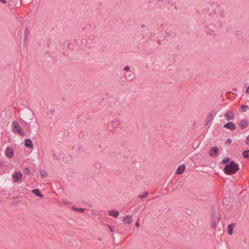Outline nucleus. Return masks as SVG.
Wrapping results in <instances>:
<instances>
[{"label": "nucleus", "instance_id": "obj_15", "mask_svg": "<svg viewBox=\"0 0 249 249\" xmlns=\"http://www.w3.org/2000/svg\"><path fill=\"white\" fill-rule=\"evenodd\" d=\"M166 37H174L176 36V33L174 31H173L171 30H166Z\"/></svg>", "mask_w": 249, "mask_h": 249}, {"label": "nucleus", "instance_id": "obj_37", "mask_svg": "<svg viewBox=\"0 0 249 249\" xmlns=\"http://www.w3.org/2000/svg\"><path fill=\"white\" fill-rule=\"evenodd\" d=\"M73 43H74V44H75V45H77V41H76V40H74L73 41Z\"/></svg>", "mask_w": 249, "mask_h": 249}, {"label": "nucleus", "instance_id": "obj_4", "mask_svg": "<svg viewBox=\"0 0 249 249\" xmlns=\"http://www.w3.org/2000/svg\"><path fill=\"white\" fill-rule=\"evenodd\" d=\"M22 174L20 171H15L12 175L13 182H17L20 180L22 178Z\"/></svg>", "mask_w": 249, "mask_h": 249}, {"label": "nucleus", "instance_id": "obj_11", "mask_svg": "<svg viewBox=\"0 0 249 249\" xmlns=\"http://www.w3.org/2000/svg\"><path fill=\"white\" fill-rule=\"evenodd\" d=\"M235 226V223H231L228 226L227 232L229 235H231L233 234V230Z\"/></svg>", "mask_w": 249, "mask_h": 249}, {"label": "nucleus", "instance_id": "obj_20", "mask_svg": "<svg viewBox=\"0 0 249 249\" xmlns=\"http://www.w3.org/2000/svg\"><path fill=\"white\" fill-rule=\"evenodd\" d=\"M47 173L44 170H40V176L42 178H44L47 177Z\"/></svg>", "mask_w": 249, "mask_h": 249}, {"label": "nucleus", "instance_id": "obj_24", "mask_svg": "<svg viewBox=\"0 0 249 249\" xmlns=\"http://www.w3.org/2000/svg\"><path fill=\"white\" fill-rule=\"evenodd\" d=\"M29 34V29L26 27L24 31V36H28V35Z\"/></svg>", "mask_w": 249, "mask_h": 249}, {"label": "nucleus", "instance_id": "obj_17", "mask_svg": "<svg viewBox=\"0 0 249 249\" xmlns=\"http://www.w3.org/2000/svg\"><path fill=\"white\" fill-rule=\"evenodd\" d=\"M125 78L127 80L131 81L134 78V74L133 72L130 71L126 74Z\"/></svg>", "mask_w": 249, "mask_h": 249}, {"label": "nucleus", "instance_id": "obj_3", "mask_svg": "<svg viewBox=\"0 0 249 249\" xmlns=\"http://www.w3.org/2000/svg\"><path fill=\"white\" fill-rule=\"evenodd\" d=\"M12 126L13 132H17L21 136H23L24 135V133L22 131L19 124L17 121H14L12 123Z\"/></svg>", "mask_w": 249, "mask_h": 249}, {"label": "nucleus", "instance_id": "obj_39", "mask_svg": "<svg viewBox=\"0 0 249 249\" xmlns=\"http://www.w3.org/2000/svg\"><path fill=\"white\" fill-rule=\"evenodd\" d=\"M232 212H233L232 211V210H231H231H230V213L231 214V215H232Z\"/></svg>", "mask_w": 249, "mask_h": 249}, {"label": "nucleus", "instance_id": "obj_22", "mask_svg": "<svg viewBox=\"0 0 249 249\" xmlns=\"http://www.w3.org/2000/svg\"><path fill=\"white\" fill-rule=\"evenodd\" d=\"M148 195V192L147 191H144L143 192V193L140 194L139 195V197L141 198H144L145 197H146V196H147Z\"/></svg>", "mask_w": 249, "mask_h": 249}, {"label": "nucleus", "instance_id": "obj_36", "mask_svg": "<svg viewBox=\"0 0 249 249\" xmlns=\"http://www.w3.org/2000/svg\"><path fill=\"white\" fill-rule=\"evenodd\" d=\"M0 1L4 4H5L6 3V1L5 0H0Z\"/></svg>", "mask_w": 249, "mask_h": 249}, {"label": "nucleus", "instance_id": "obj_19", "mask_svg": "<svg viewBox=\"0 0 249 249\" xmlns=\"http://www.w3.org/2000/svg\"><path fill=\"white\" fill-rule=\"evenodd\" d=\"M242 155L244 158H249V150H246L244 151L243 152Z\"/></svg>", "mask_w": 249, "mask_h": 249}, {"label": "nucleus", "instance_id": "obj_29", "mask_svg": "<svg viewBox=\"0 0 249 249\" xmlns=\"http://www.w3.org/2000/svg\"><path fill=\"white\" fill-rule=\"evenodd\" d=\"M124 71H128L129 70H130V68H129V66L127 65L124 68Z\"/></svg>", "mask_w": 249, "mask_h": 249}, {"label": "nucleus", "instance_id": "obj_5", "mask_svg": "<svg viewBox=\"0 0 249 249\" xmlns=\"http://www.w3.org/2000/svg\"><path fill=\"white\" fill-rule=\"evenodd\" d=\"M219 148L217 146L212 147L209 151V155L211 157H216L218 155Z\"/></svg>", "mask_w": 249, "mask_h": 249}, {"label": "nucleus", "instance_id": "obj_40", "mask_svg": "<svg viewBox=\"0 0 249 249\" xmlns=\"http://www.w3.org/2000/svg\"><path fill=\"white\" fill-rule=\"evenodd\" d=\"M71 44H68V48H70L71 47Z\"/></svg>", "mask_w": 249, "mask_h": 249}, {"label": "nucleus", "instance_id": "obj_2", "mask_svg": "<svg viewBox=\"0 0 249 249\" xmlns=\"http://www.w3.org/2000/svg\"><path fill=\"white\" fill-rule=\"evenodd\" d=\"M119 222L120 224H118L119 222H117L116 221H115V224L117 225L114 226L107 225V226L109 227V229L110 231L114 232L115 231V229H116V230H117V229L119 230V228L121 227L122 225L124 224L125 223L129 224L131 223L132 219H122V220H120Z\"/></svg>", "mask_w": 249, "mask_h": 249}, {"label": "nucleus", "instance_id": "obj_21", "mask_svg": "<svg viewBox=\"0 0 249 249\" xmlns=\"http://www.w3.org/2000/svg\"><path fill=\"white\" fill-rule=\"evenodd\" d=\"M121 123L119 120H115L114 121H112V124L113 125V126L115 127V126H117L118 125H119Z\"/></svg>", "mask_w": 249, "mask_h": 249}, {"label": "nucleus", "instance_id": "obj_31", "mask_svg": "<svg viewBox=\"0 0 249 249\" xmlns=\"http://www.w3.org/2000/svg\"><path fill=\"white\" fill-rule=\"evenodd\" d=\"M95 39V38L93 36H91L89 37V39L91 40V41H94Z\"/></svg>", "mask_w": 249, "mask_h": 249}, {"label": "nucleus", "instance_id": "obj_35", "mask_svg": "<svg viewBox=\"0 0 249 249\" xmlns=\"http://www.w3.org/2000/svg\"><path fill=\"white\" fill-rule=\"evenodd\" d=\"M139 226H140V223H139V222H138V221H137V222H136V226L137 227H139Z\"/></svg>", "mask_w": 249, "mask_h": 249}, {"label": "nucleus", "instance_id": "obj_7", "mask_svg": "<svg viewBox=\"0 0 249 249\" xmlns=\"http://www.w3.org/2000/svg\"><path fill=\"white\" fill-rule=\"evenodd\" d=\"M226 117V119L227 121L233 120L234 117V114L233 112L231 110L227 111L224 115Z\"/></svg>", "mask_w": 249, "mask_h": 249}, {"label": "nucleus", "instance_id": "obj_16", "mask_svg": "<svg viewBox=\"0 0 249 249\" xmlns=\"http://www.w3.org/2000/svg\"><path fill=\"white\" fill-rule=\"evenodd\" d=\"M32 192L36 196L40 197H43V195H41L40 191L38 189H35L32 190Z\"/></svg>", "mask_w": 249, "mask_h": 249}, {"label": "nucleus", "instance_id": "obj_23", "mask_svg": "<svg viewBox=\"0 0 249 249\" xmlns=\"http://www.w3.org/2000/svg\"><path fill=\"white\" fill-rule=\"evenodd\" d=\"M71 209L74 211H76L78 212H80V213H82L84 211H85V209H83V208H75L74 207H71Z\"/></svg>", "mask_w": 249, "mask_h": 249}, {"label": "nucleus", "instance_id": "obj_27", "mask_svg": "<svg viewBox=\"0 0 249 249\" xmlns=\"http://www.w3.org/2000/svg\"><path fill=\"white\" fill-rule=\"evenodd\" d=\"M27 39H28V36H24V42H23L24 46H26V45H27Z\"/></svg>", "mask_w": 249, "mask_h": 249}, {"label": "nucleus", "instance_id": "obj_13", "mask_svg": "<svg viewBox=\"0 0 249 249\" xmlns=\"http://www.w3.org/2000/svg\"><path fill=\"white\" fill-rule=\"evenodd\" d=\"M214 116L215 115H213L212 113H210L208 115L205 123L206 125H208L213 120Z\"/></svg>", "mask_w": 249, "mask_h": 249}, {"label": "nucleus", "instance_id": "obj_28", "mask_svg": "<svg viewBox=\"0 0 249 249\" xmlns=\"http://www.w3.org/2000/svg\"><path fill=\"white\" fill-rule=\"evenodd\" d=\"M248 106H243L241 107V108L242 109V111L243 112H246V108Z\"/></svg>", "mask_w": 249, "mask_h": 249}, {"label": "nucleus", "instance_id": "obj_41", "mask_svg": "<svg viewBox=\"0 0 249 249\" xmlns=\"http://www.w3.org/2000/svg\"><path fill=\"white\" fill-rule=\"evenodd\" d=\"M227 200H225L223 202V204H225L226 203H227Z\"/></svg>", "mask_w": 249, "mask_h": 249}, {"label": "nucleus", "instance_id": "obj_38", "mask_svg": "<svg viewBox=\"0 0 249 249\" xmlns=\"http://www.w3.org/2000/svg\"><path fill=\"white\" fill-rule=\"evenodd\" d=\"M124 218H131V217L129 216V215H127V216H125Z\"/></svg>", "mask_w": 249, "mask_h": 249}, {"label": "nucleus", "instance_id": "obj_18", "mask_svg": "<svg viewBox=\"0 0 249 249\" xmlns=\"http://www.w3.org/2000/svg\"><path fill=\"white\" fill-rule=\"evenodd\" d=\"M95 214V216H103L105 214V212L104 211H96L94 213Z\"/></svg>", "mask_w": 249, "mask_h": 249}, {"label": "nucleus", "instance_id": "obj_26", "mask_svg": "<svg viewBox=\"0 0 249 249\" xmlns=\"http://www.w3.org/2000/svg\"><path fill=\"white\" fill-rule=\"evenodd\" d=\"M245 143L249 146V135H248L246 138Z\"/></svg>", "mask_w": 249, "mask_h": 249}, {"label": "nucleus", "instance_id": "obj_6", "mask_svg": "<svg viewBox=\"0 0 249 249\" xmlns=\"http://www.w3.org/2000/svg\"><path fill=\"white\" fill-rule=\"evenodd\" d=\"M5 155L7 158H12L14 155L13 150L9 147H7L5 151Z\"/></svg>", "mask_w": 249, "mask_h": 249}, {"label": "nucleus", "instance_id": "obj_42", "mask_svg": "<svg viewBox=\"0 0 249 249\" xmlns=\"http://www.w3.org/2000/svg\"><path fill=\"white\" fill-rule=\"evenodd\" d=\"M53 158H55V154L54 153H53Z\"/></svg>", "mask_w": 249, "mask_h": 249}, {"label": "nucleus", "instance_id": "obj_32", "mask_svg": "<svg viewBox=\"0 0 249 249\" xmlns=\"http://www.w3.org/2000/svg\"><path fill=\"white\" fill-rule=\"evenodd\" d=\"M3 165V162L2 160L0 159V168L2 167Z\"/></svg>", "mask_w": 249, "mask_h": 249}, {"label": "nucleus", "instance_id": "obj_30", "mask_svg": "<svg viewBox=\"0 0 249 249\" xmlns=\"http://www.w3.org/2000/svg\"><path fill=\"white\" fill-rule=\"evenodd\" d=\"M216 226V224H215V223L214 221H212L211 222V227L213 228H214Z\"/></svg>", "mask_w": 249, "mask_h": 249}, {"label": "nucleus", "instance_id": "obj_14", "mask_svg": "<svg viewBox=\"0 0 249 249\" xmlns=\"http://www.w3.org/2000/svg\"><path fill=\"white\" fill-rule=\"evenodd\" d=\"M24 144L25 146L30 148H33V142L30 139H25L24 142Z\"/></svg>", "mask_w": 249, "mask_h": 249}, {"label": "nucleus", "instance_id": "obj_34", "mask_svg": "<svg viewBox=\"0 0 249 249\" xmlns=\"http://www.w3.org/2000/svg\"><path fill=\"white\" fill-rule=\"evenodd\" d=\"M246 92L249 94V86H248L246 90Z\"/></svg>", "mask_w": 249, "mask_h": 249}, {"label": "nucleus", "instance_id": "obj_9", "mask_svg": "<svg viewBox=\"0 0 249 249\" xmlns=\"http://www.w3.org/2000/svg\"><path fill=\"white\" fill-rule=\"evenodd\" d=\"M119 215V212L117 210H112L108 211V215L110 217H118Z\"/></svg>", "mask_w": 249, "mask_h": 249}, {"label": "nucleus", "instance_id": "obj_8", "mask_svg": "<svg viewBox=\"0 0 249 249\" xmlns=\"http://www.w3.org/2000/svg\"><path fill=\"white\" fill-rule=\"evenodd\" d=\"M223 127L231 130H234L236 129L235 124L231 122L225 124Z\"/></svg>", "mask_w": 249, "mask_h": 249}, {"label": "nucleus", "instance_id": "obj_1", "mask_svg": "<svg viewBox=\"0 0 249 249\" xmlns=\"http://www.w3.org/2000/svg\"><path fill=\"white\" fill-rule=\"evenodd\" d=\"M239 170V164L234 161H231L225 166L223 171L226 175H231L235 174Z\"/></svg>", "mask_w": 249, "mask_h": 249}, {"label": "nucleus", "instance_id": "obj_43", "mask_svg": "<svg viewBox=\"0 0 249 249\" xmlns=\"http://www.w3.org/2000/svg\"><path fill=\"white\" fill-rule=\"evenodd\" d=\"M145 26L144 24H142V28H143Z\"/></svg>", "mask_w": 249, "mask_h": 249}, {"label": "nucleus", "instance_id": "obj_12", "mask_svg": "<svg viewBox=\"0 0 249 249\" xmlns=\"http://www.w3.org/2000/svg\"><path fill=\"white\" fill-rule=\"evenodd\" d=\"M239 125L242 129H245L248 126L249 123L247 120H242L239 123Z\"/></svg>", "mask_w": 249, "mask_h": 249}, {"label": "nucleus", "instance_id": "obj_25", "mask_svg": "<svg viewBox=\"0 0 249 249\" xmlns=\"http://www.w3.org/2000/svg\"><path fill=\"white\" fill-rule=\"evenodd\" d=\"M230 161V158H226L222 160V163L223 164H227Z\"/></svg>", "mask_w": 249, "mask_h": 249}, {"label": "nucleus", "instance_id": "obj_33", "mask_svg": "<svg viewBox=\"0 0 249 249\" xmlns=\"http://www.w3.org/2000/svg\"><path fill=\"white\" fill-rule=\"evenodd\" d=\"M25 171H26V172L28 174H30V173H31V171H30V170L29 169H28V168H26V169H25Z\"/></svg>", "mask_w": 249, "mask_h": 249}, {"label": "nucleus", "instance_id": "obj_10", "mask_svg": "<svg viewBox=\"0 0 249 249\" xmlns=\"http://www.w3.org/2000/svg\"><path fill=\"white\" fill-rule=\"evenodd\" d=\"M185 170V166L184 165H181L179 166L176 171V173L177 175L182 174Z\"/></svg>", "mask_w": 249, "mask_h": 249}]
</instances>
